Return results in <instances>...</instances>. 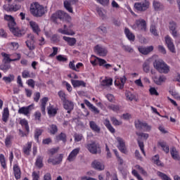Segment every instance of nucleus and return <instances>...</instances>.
Here are the masks:
<instances>
[{
    "label": "nucleus",
    "mask_w": 180,
    "mask_h": 180,
    "mask_svg": "<svg viewBox=\"0 0 180 180\" xmlns=\"http://www.w3.org/2000/svg\"><path fill=\"white\" fill-rule=\"evenodd\" d=\"M152 161H153L154 164L158 165V167H162V163H161V161L160 160V155H156L153 157Z\"/></svg>",
    "instance_id": "nucleus-40"
},
{
    "label": "nucleus",
    "mask_w": 180,
    "mask_h": 180,
    "mask_svg": "<svg viewBox=\"0 0 180 180\" xmlns=\"http://www.w3.org/2000/svg\"><path fill=\"white\" fill-rule=\"evenodd\" d=\"M30 13L35 18H41V16L45 13L44 7H43V6H40L37 3H35L34 4L31 5Z\"/></svg>",
    "instance_id": "nucleus-3"
},
{
    "label": "nucleus",
    "mask_w": 180,
    "mask_h": 180,
    "mask_svg": "<svg viewBox=\"0 0 180 180\" xmlns=\"http://www.w3.org/2000/svg\"><path fill=\"white\" fill-rule=\"evenodd\" d=\"M165 44L167 46L168 50H169L171 53H176V51L175 49V45L174 44V41L172 40V38H171L169 35H167L165 37Z\"/></svg>",
    "instance_id": "nucleus-6"
},
{
    "label": "nucleus",
    "mask_w": 180,
    "mask_h": 180,
    "mask_svg": "<svg viewBox=\"0 0 180 180\" xmlns=\"http://www.w3.org/2000/svg\"><path fill=\"white\" fill-rule=\"evenodd\" d=\"M8 119H9V109H8V108H5L4 109V112H3L2 120L5 123H6V122H8Z\"/></svg>",
    "instance_id": "nucleus-33"
},
{
    "label": "nucleus",
    "mask_w": 180,
    "mask_h": 180,
    "mask_svg": "<svg viewBox=\"0 0 180 180\" xmlns=\"http://www.w3.org/2000/svg\"><path fill=\"white\" fill-rule=\"evenodd\" d=\"M58 96H60V98H61V101H63V102H64V101L67 100V98H65V92L59 91Z\"/></svg>",
    "instance_id": "nucleus-63"
},
{
    "label": "nucleus",
    "mask_w": 180,
    "mask_h": 180,
    "mask_svg": "<svg viewBox=\"0 0 180 180\" xmlns=\"http://www.w3.org/2000/svg\"><path fill=\"white\" fill-rule=\"evenodd\" d=\"M126 77L124 76V77H120V82H118L117 80L115 81V85H116L117 86H120V89H123V88H124V84L126 82Z\"/></svg>",
    "instance_id": "nucleus-28"
},
{
    "label": "nucleus",
    "mask_w": 180,
    "mask_h": 180,
    "mask_svg": "<svg viewBox=\"0 0 180 180\" xmlns=\"http://www.w3.org/2000/svg\"><path fill=\"white\" fill-rule=\"evenodd\" d=\"M56 139L58 141H63L64 143H66L67 141V135H65V133H60L58 136H56Z\"/></svg>",
    "instance_id": "nucleus-46"
},
{
    "label": "nucleus",
    "mask_w": 180,
    "mask_h": 180,
    "mask_svg": "<svg viewBox=\"0 0 180 180\" xmlns=\"http://www.w3.org/2000/svg\"><path fill=\"white\" fill-rule=\"evenodd\" d=\"M63 154H60L59 157L58 158V160H56L53 158H49L48 160V162L50 164V163H52L53 165H58V164H60L61 162L63 161Z\"/></svg>",
    "instance_id": "nucleus-24"
},
{
    "label": "nucleus",
    "mask_w": 180,
    "mask_h": 180,
    "mask_svg": "<svg viewBox=\"0 0 180 180\" xmlns=\"http://www.w3.org/2000/svg\"><path fill=\"white\" fill-rule=\"evenodd\" d=\"M108 108L110 109L111 110H113L114 112H117V110H119V105H110L108 106Z\"/></svg>",
    "instance_id": "nucleus-58"
},
{
    "label": "nucleus",
    "mask_w": 180,
    "mask_h": 180,
    "mask_svg": "<svg viewBox=\"0 0 180 180\" xmlns=\"http://www.w3.org/2000/svg\"><path fill=\"white\" fill-rule=\"evenodd\" d=\"M96 11H97L98 14L99 15V16L101 18H102V19H105V18H106V16L103 13V9H102V8L97 7Z\"/></svg>",
    "instance_id": "nucleus-52"
},
{
    "label": "nucleus",
    "mask_w": 180,
    "mask_h": 180,
    "mask_svg": "<svg viewBox=\"0 0 180 180\" xmlns=\"http://www.w3.org/2000/svg\"><path fill=\"white\" fill-rule=\"evenodd\" d=\"M135 127L138 130H143V129L146 130H151V126L148 125V124L146 122H142L140 120L135 122Z\"/></svg>",
    "instance_id": "nucleus-10"
},
{
    "label": "nucleus",
    "mask_w": 180,
    "mask_h": 180,
    "mask_svg": "<svg viewBox=\"0 0 180 180\" xmlns=\"http://www.w3.org/2000/svg\"><path fill=\"white\" fill-rule=\"evenodd\" d=\"M51 19L54 23H57V20H58V19L63 22H70L71 21V16L63 11H58L55 13L52 14Z\"/></svg>",
    "instance_id": "nucleus-2"
},
{
    "label": "nucleus",
    "mask_w": 180,
    "mask_h": 180,
    "mask_svg": "<svg viewBox=\"0 0 180 180\" xmlns=\"http://www.w3.org/2000/svg\"><path fill=\"white\" fill-rule=\"evenodd\" d=\"M12 139H13V136L9 135L7 136V137L6 138L5 140V144L6 146L8 147V146H11V143H12Z\"/></svg>",
    "instance_id": "nucleus-50"
},
{
    "label": "nucleus",
    "mask_w": 180,
    "mask_h": 180,
    "mask_svg": "<svg viewBox=\"0 0 180 180\" xmlns=\"http://www.w3.org/2000/svg\"><path fill=\"white\" fill-rule=\"evenodd\" d=\"M153 7L155 11H162V9H164V6H162L160 2L155 1H153Z\"/></svg>",
    "instance_id": "nucleus-39"
},
{
    "label": "nucleus",
    "mask_w": 180,
    "mask_h": 180,
    "mask_svg": "<svg viewBox=\"0 0 180 180\" xmlns=\"http://www.w3.org/2000/svg\"><path fill=\"white\" fill-rule=\"evenodd\" d=\"M20 124H21L22 126V127H25L26 131H27V133H29L30 129H29V123L27 122V120H21L20 121Z\"/></svg>",
    "instance_id": "nucleus-45"
},
{
    "label": "nucleus",
    "mask_w": 180,
    "mask_h": 180,
    "mask_svg": "<svg viewBox=\"0 0 180 180\" xmlns=\"http://www.w3.org/2000/svg\"><path fill=\"white\" fill-rule=\"evenodd\" d=\"M117 141L119 143V145L117 146L118 149L120 150V151H121V153H123L124 154H125L126 144L124 143V141H123V139L120 137H117Z\"/></svg>",
    "instance_id": "nucleus-16"
},
{
    "label": "nucleus",
    "mask_w": 180,
    "mask_h": 180,
    "mask_svg": "<svg viewBox=\"0 0 180 180\" xmlns=\"http://www.w3.org/2000/svg\"><path fill=\"white\" fill-rule=\"evenodd\" d=\"M35 165L38 167V168H43V158L41 156L37 157Z\"/></svg>",
    "instance_id": "nucleus-43"
},
{
    "label": "nucleus",
    "mask_w": 180,
    "mask_h": 180,
    "mask_svg": "<svg viewBox=\"0 0 180 180\" xmlns=\"http://www.w3.org/2000/svg\"><path fill=\"white\" fill-rule=\"evenodd\" d=\"M78 2V0H69V1H64V7L66 10L68 11V12H70V13H72V7H71L72 5H75V4H77Z\"/></svg>",
    "instance_id": "nucleus-15"
},
{
    "label": "nucleus",
    "mask_w": 180,
    "mask_h": 180,
    "mask_svg": "<svg viewBox=\"0 0 180 180\" xmlns=\"http://www.w3.org/2000/svg\"><path fill=\"white\" fill-rule=\"evenodd\" d=\"M153 50H154V46H153L139 48V53H141V54H143V56H147V54H150V53H151Z\"/></svg>",
    "instance_id": "nucleus-18"
},
{
    "label": "nucleus",
    "mask_w": 180,
    "mask_h": 180,
    "mask_svg": "<svg viewBox=\"0 0 180 180\" xmlns=\"http://www.w3.org/2000/svg\"><path fill=\"white\" fill-rule=\"evenodd\" d=\"M158 145L160 146V147H162L163 151H165L166 154H168V153H169V146L167 145L166 142H158Z\"/></svg>",
    "instance_id": "nucleus-35"
},
{
    "label": "nucleus",
    "mask_w": 180,
    "mask_h": 180,
    "mask_svg": "<svg viewBox=\"0 0 180 180\" xmlns=\"http://www.w3.org/2000/svg\"><path fill=\"white\" fill-rule=\"evenodd\" d=\"M136 134L139 136L136 139L138 142V146L141 148V150L143 153V155H146V151H144V142L141 141V139L147 140V139H148V134L140 133L136 131Z\"/></svg>",
    "instance_id": "nucleus-4"
},
{
    "label": "nucleus",
    "mask_w": 180,
    "mask_h": 180,
    "mask_svg": "<svg viewBox=\"0 0 180 180\" xmlns=\"http://www.w3.org/2000/svg\"><path fill=\"white\" fill-rule=\"evenodd\" d=\"M25 43L30 50H34V49H36V46H34V42L27 41Z\"/></svg>",
    "instance_id": "nucleus-49"
},
{
    "label": "nucleus",
    "mask_w": 180,
    "mask_h": 180,
    "mask_svg": "<svg viewBox=\"0 0 180 180\" xmlns=\"http://www.w3.org/2000/svg\"><path fill=\"white\" fill-rule=\"evenodd\" d=\"M151 64V59H148L145 60V62L143 64V70L144 72H146V74H148L150 72V65Z\"/></svg>",
    "instance_id": "nucleus-25"
},
{
    "label": "nucleus",
    "mask_w": 180,
    "mask_h": 180,
    "mask_svg": "<svg viewBox=\"0 0 180 180\" xmlns=\"http://www.w3.org/2000/svg\"><path fill=\"white\" fill-rule=\"evenodd\" d=\"M32 110H33V104L27 107L20 108L18 110V113L20 115H25V116H27V115L30 114Z\"/></svg>",
    "instance_id": "nucleus-11"
},
{
    "label": "nucleus",
    "mask_w": 180,
    "mask_h": 180,
    "mask_svg": "<svg viewBox=\"0 0 180 180\" xmlns=\"http://www.w3.org/2000/svg\"><path fill=\"white\" fill-rule=\"evenodd\" d=\"M104 124L105 126L107 127V129H108L109 131H110V133H115L116 130L115 129V128H113V127L112 126V124H110V121H109V120L106 119L104 121Z\"/></svg>",
    "instance_id": "nucleus-30"
},
{
    "label": "nucleus",
    "mask_w": 180,
    "mask_h": 180,
    "mask_svg": "<svg viewBox=\"0 0 180 180\" xmlns=\"http://www.w3.org/2000/svg\"><path fill=\"white\" fill-rule=\"evenodd\" d=\"M56 59L58 60V61H62L63 63L67 61V60H68L67 58L64 57L62 55H59V56H56Z\"/></svg>",
    "instance_id": "nucleus-62"
},
{
    "label": "nucleus",
    "mask_w": 180,
    "mask_h": 180,
    "mask_svg": "<svg viewBox=\"0 0 180 180\" xmlns=\"http://www.w3.org/2000/svg\"><path fill=\"white\" fill-rule=\"evenodd\" d=\"M125 95L127 99H129V101H133V99L136 98V96L134 94H131V93L130 92L126 93Z\"/></svg>",
    "instance_id": "nucleus-60"
},
{
    "label": "nucleus",
    "mask_w": 180,
    "mask_h": 180,
    "mask_svg": "<svg viewBox=\"0 0 180 180\" xmlns=\"http://www.w3.org/2000/svg\"><path fill=\"white\" fill-rule=\"evenodd\" d=\"M63 40H65V41H67L69 46H75V44H77V39L75 38L63 37Z\"/></svg>",
    "instance_id": "nucleus-29"
},
{
    "label": "nucleus",
    "mask_w": 180,
    "mask_h": 180,
    "mask_svg": "<svg viewBox=\"0 0 180 180\" xmlns=\"http://www.w3.org/2000/svg\"><path fill=\"white\" fill-rule=\"evenodd\" d=\"M153 81L156 85H161L162 82H165L167 81V77L164 75H160L158 77L155 76L153 78Z\"/></svg>",
    "instance_id": "nucleus-21"
},
{
    "label": "nucleus",
    "mask_w": 180,
    "mask_h": 180,
    "mask_svg": "<svg viewBox=\"0 0 180 180\" xmlns=\"http://www.w3.org/2000/svg\"><path fill=\"white\" fill-rule=\"evenodd\" d=\"M32 148V143H29L26 148H24V153L27 155H30V149Z\"/></svg>",
    "instance_id": "nucleus-54"
},
{
    "label": "nucleus",
    "mask_w": 180,
    "mask_h": 180,
    "mask_svg": "<svg viewBox=\"0 0 180 180\" xmlns=\"http://www.w3.org/2000/svg\"><path fill=\"white\" fill-rule=\"evenodd\" d=\"M169 28L170 32H172L173 37L176 39V37H178V31H176V22L170 21L169 23Z\"/></svg>",
    "instance_id": "nucleus-12"
},
{
    "label": "nucleus",
    "mask_w": 180,
    "mask_h": 180,
    "mask_svg": "<svg viewBox=\"0 0 180 180\" xmlns=\"http://www.w3.org/2000/svg\"><path fill=\"white\" fill-rule=\"evenodd\" d=\"M30 25L32 27L33 32L39 34V32H40V27H39V25H37L36 22L30 21Z\"/></svg>",
    "instance_id": "nucleus-26"
},
{
    "label": "nucleus",
    "mask_w": 180,
    "mask_h": 180,
    "mask_svg": "<svg viewBox=\"0 0 180 180\" xmlns=\"http://www.w3.org/2000/svg\"><path fill=\"white\" fill-rule=\"evenodd\" d=\"M57 131H58V128L57 127V125L56 124L51 125V130H50L51 134H56Z\"/></svg>",
    "instance_id": "nucleus-53"
},
{
    "label": "nucleus",
    "mask_w": 180,
    "mask_h": 180,
    "mask_svg": "<svg viewBox=\"0 0 180 180\" xmlns=\"http://www.w3.org/2000/svg\"><path fill=\"white\" fill-rule=\"evenodd\" d=\"M4 20L8 22V26L10 31L13 33V34H14V36H16L17 37H22V32L20 30H19V28L15 27V26H16V22H15V18H13L12 15H5Z\"/></svg>",
    "instance_id": "nucleus-1"
},
{
    "label": "nucleus",
    "mask_w": 180,
    "mask_h": 180,
    "mask_svg": "<svg viewBox=\"0 0 180 180\" xmlns=\"http://www.w3.org/2000/svg\"><path fill=\"white\" fill-rule=\"evenodd\" d=\"M110 120H111L112 124H114V126H120V125H122V122L117 120V119H116L115 117H111Z\"/></svg>",
    "instance_id": "nucleus-51"
},
{
    "label": "nucleus",
    "mask_w": 180,
    "mask_h": 180,
    "mask_svg": "<svg viewBox=\"0 0 180 180\" xmlns=\"http://www.w3.org/2000/svg\"><path fill=\"white\" fill-rule=\"evenodd\" d=\"M63 108L68 110V113H71V111L74 109V103L68 100L63 101Z\"/></svg>",
    "instance_id": "nucleus-14"
},
{
    "label": "nucleus",
    "mask_w": 180,
    "mask_h": 180,
    "mask_svg": "<svg viewBox=\"0 0 180 180\" xmlns=\"http://www.w3.org/2000/svg\"><path fill=\"white\" fill-rule=\"evenodd\" d=\"M2 56H4V58L2 64L0 65V70L6 72V71L11 68V58H9V55L7 53H2Z\"/></svg>",
    "instance_id": "nucleus-5"
},
{
    "label": "nucleus",
    "mask_w": 180,
    "mask_h": 180,
    "mask_svg": "<svg viewBox=\"0 0 180 180\" xmlns=\"http://www.w3.org/2000/svg\"><path fill=\"white\" fill-rule=\"evenodd\" d=\"M91 167L92 168H94V169H98V171H103V169H105V165L98 160L93 161Z\"/></svg>",
    "instance_id": "nucleus-17"
},
{
    "label": "nucleus",
    "mask_w": 180,
    "mask_h": 180,
    "mask_svg": "<svg viewBox=\"0 0 180 180\" xmlns=\"http://www.w3.org/2000/svg\"><path fill=\"white\" fill-rule=\"evenodd\" d=\"M170 153L174 160H178V161L180 160L179 155H178V150H176V148L175 147H172L171 148Z\"/></svg>",
    "instance_id": "nucleus-27"
},
{
    "label": "nucleus",
    "mask_w": 180,
    "mask_h": 180,
    "mask_svg": "<svg viewBox=\"0 0 180 180\" xmlns=\"http://www.w3.org/2000/svg\"><path fill=\"white\" fill-rule=\"evenodd\" d=\"M89 127L93 131H95L96 133H101V127H99L94 121L89 122Z\"/></svg>",
    "instance_id": "nucleus-23"
},
{
    "label": "nucleus",
    "mask_w": 180,
    "mask_h": 180,
    "mask_svg": "<svg viewBox=\"0 0 180 180\" xmlns=\"http://www.w3.org/2000/svg\"><path fill=\"white\" fill-rule=\"evenodd\" d=\"M158 175L161 178L162 180H172L168 175L161 172H158Z\"/></svg>",
    "instance_id": "nucleus-47"
},
{
    "label": "nucleus",
    "mask_w": 180,
    "mask_h": 180,
    "mask_svg": "<svg viewBox=\"0 0 180 180\" xmlns=\"http://www.w3.org/2000/svg\"><path fill=\"white\" fill-rule=\"evenodd\" d=\"M47 102H49V98L44 97L41 99V112L43 115H46V105H47Z\"/></svg>",
    "instance_id": "nucleus-31"
},
{
    "label": "nucleus",
    "mask_w": 180,
    "mask_h": 180,
    "mask_svg": "<svg viewBox=\"0 0 180 180\" xmlns=\"http://www.w3.org/2000/svg\"><path fill=\"white\" fill-rule=\"evenodd\" d=\"M15 80V75H8V77H4L3 81L6 82V84H11L12 81Z\"/></svg>",
    "instance_id": "nucleus-38"
},
{
    "label": "nucleus",
    "mask_w": 180,
    "mask_h": 180,
    "mask_svg": "<svg viewBox=\"0 0 180 180\" xmlns=\"http://www.w3.org/2000/svg\"><path fill=\"white\" fill-rule=\"evenodd\" d=\"M134 26H136V27H138L141 30L145 31L146 29H147V22L143 19H139L138 20H136L134 27Z\"/></svg>",
    "instance_id": "nucleus-13"
},
{
    "label": "nucleus",
    "mask_w": 180,
    "mask_h": 180,
    "mask_svg": "<svg viewBox=\"0 0 180 180\" xmlns=\"http://www.w3.org/2000/svg\"><path fill=\"white\" fill-rule=\"evenodd\" d=\"M124 33L129 40H134V34L130 32V30L129 28L126 27L124 29Z\"/></svg>",
    "instance_id": "nucleus-36"
},
{
    "label": "nucleus",
    "mask_w": 180,
    "mask_h": 180,
    "mask_svg": "<svg viewBox=\"0 0 180 180\" xmlns=\"http://www.w3.org/2000/svg\"><path fill=\"white\" fill-rule=\"evenodd\" d=\"M157 71L160 74H168L169 72V67L165 63Z\"/></svg>",
    "instance_id": "nucleus-22"
},
{
    "label": "nucleus",
    "mask_w": 180,
    "mask_h": 180,
    "mask_svg": "<svg viewBox=\"0 0 180 180\" xmlns=\"http://www.w3.org/2000/svg\"><path fill=\"white\" fill-rule=\"evenodd\" d=\"M113 82V79L112 78L110 79H105L101 82V85L103 86H110Z\"/></svg>",
    "instance_id": "nucleus-41"
},
{
    "label": "nucleus",
    "mask_w": 180,
    "mask_h": 180,
    "mask_svg": "<svg viewBox=\"0 0 180 180\" xmlns=\"http://www.w3.org/2000/svg\"><path fill=\"white\" fill-rule=\"evenodd\" d=\"M58 32H59V33H61L62 34H67L68 36H74V34H75V32H74L72 30L59 29Z\"/></svg>",
    "instance_id": "nucleus-34"
},
{
    "label": "nucleus",
    "mask_w": 180,
    "mask_h": 180,
    "mask_svg": "<svg viewBox=\"0 0 180 180\" xmlns=\"http://www.w3.org/2000/svg\"><path fill=\"white\" fill-rule=\"evenodd\" d=\"M122 47L124 50V51H127L128 53H133V49H131L130 46L122 45Z\"/></svg>",
    "instance_id": "nucleus-59"
},
{
    "label": "nucleus",
    "mask_w": 180,
    "mask_h": 180,
    "mask_svg": "<svg viewBox=\"0 0 180 180\" xmlns=\"http://www.w3.org/2000/svg\"><path fill=\"white\" fill-rule=\"evenodd\" d=\"M74 137H75V141L78 142L82 140V134H75Z\"/></svg>",
    "instance_id": "nucleus-57"
},
{
    "label": "nucleus",
    "mask_w": 180,
    "mask_h": 180,
    "mask_svg": "<svg viewBox=\"0 0 180 180\" xmlns=\"http://www.w3.org/2000/svg\"><path fill=\"white\" fill-rule=\"evenodd\" d=\"M0 162L3 168H6V161L5 160V156L3 154L0 155Z\"/></svg>",
    "instance_id": "nucleus-48"
},
{
    "label": "nucleus",
    "mask_w": 180,
    "mask_h": 180,
    "mask_svg": "<svg viewBox=\"0 0 180 180\" xmlns=\"http://www.w3.org/2000/svg\"><path fill=\"white\" fill-rule=\"evenodd\" d=\"M87 149L91 154H101V147L95 143L87 145Z\"/></svg>",
    "instance_id": "nucleus-7"
},
{
    "label": "nucleus",
    "mask_w": 180,
    "mask_h": 180,
    "mask_svg": "<svg viewBox=\"0 0 180 180\" xmlns=\"http://www.w3.org/2000/svg\"><path fill=\"white\" fill-rule=\"evenodd\" d=\"M149 92H150V95H155L156 96H158V95H159L158 91H157V89H155V88H154V87H151L149 89Z\"/></svg>",
    "instance_id": "nucleus-56"
},
{
    "label": "nucleus",
    "mask_w": 180,
    "mask_h": 180,
    "mask_svg": "<svg viewBox=\"0 0 180 180\" xmlns=\"http://www.w3.org/2000/svg\"><path fill=\"white\" fill-rule=\"evenodd\" d=\"M79 153V148H75L74 149L70 154L69 155L68 160L70 161V162L74 161L75 158H77V155Z\"/></svg>",
    "instance_id": "nucleus-20"
},
{
    "label": "nucleus",
    "mask_w": 180,
    "mask_h": 180,
    "mask_svg": "<svg viewBox=\"0 0 180 180\" xmlns=\"http://www.w3.org/2000/svg\"><path fill=\"white\" fill-rule=\"evenodd\" d=\"M43 134V129H36L34 132V139L39 143V137Z\"/></svg>",
    "instance_id": "nucleus-44"
},
{
    "label": "nucleus",
    "mask_w": 180,
    "mask_h": 180,
    "mask_svg": "<svg viewBox=\"0 0 180 180\" xmlns=\"http://www.w3.org/2000/svg\"><path fill=\"white\" fill-rule=\"evenodd\" d=\"M165 63L162 60H155L153 62V67L155 68V70H158L161 68V66Z\"/></svg>",
    "instance_id": "nucleus-37"
},
{
    "label": "nucleus",
    "mask_w": 180,
    "mask_h": 180,
    "mask_svg": "<svg viewBox=\"0 0 180 180\" xmlns=\"http://www.w3.org/2000/svg\"><path fill=\"white\" fill-rule=\"evenodd\" d=\"M14 175L16 179H20V168L18 165L13 166Z\"/></svg>",
    "instance_id": "nucleus-32"
},
{
    "label": "nucleus",
    "mask_w": 180,
    "mask_h": 180,
    "mask_svg": "<svg viewBox=\"0 0 180 180\" xmlns=\"http://www.w3.org/2000/svg\"><path fill=\"white\" fill-rule=\"evenodd\" d=\"M48 109V115L50 116H55L57 115V109L53 108V105H50L47 108Z\"/></svg>",
    "instance_id": "nucleus-42"
},
{
    "label": "nucleus",
    "mask_w": 180,
    "mask_h": 180,
    "mask_svg": "<svg viewBox=\"0 0 180 180\" xmlns=\"http://www.w3.org/2000/svg\"><path fill=\"white\" fill-rule=\"evenodd\" d=\"M150 3L148 1L141 2V3H135L134 8L136 11H140L141 12H144L148 9Z\"/></svg>",
    "instance_id": "nucleus-8"
},
{
    "label": "nucleus",
    "mask_w": 180,
    "mask_h": 180,
    "mask_svg": "<svg viewBox=\"0 0 180 180\" xmlns=\"http://www.w3.org/2000/svg\"><path fill=\"white\" fill-rule=\"evenodd\" d=\"M22 78H30V72L27 70H24L22 72Z\"/></svg>",
    "instance_id": "nucleus-61"
},
{
    "label": "nucleus",
    "mask_w": 180,
    "mask_h": 180,
    "mask_svg": "<svg viewBox=\"0 0 180 180\" xmlns=\"http://www.w3.org/2000/svg\"><path fill=\"white\" fill-rule=\"evenodd\" d=\"M72 85L74 88H78L79 86H83L85 88L86 86V83L82 80H74L71 79Z\"/></svg>",
    "instance_id": "nucleus-19"
},
{
    "label": "nucleus",
    "mask_w": 180,
    "mask_h": 180,
    "mask_svg": "<svg viewBox=\"0 0 180 180\" xmlns=\"http://www.w3.org/2000/svg\"><path fill=\"white\" fill-rule=\"evenodd\" d=\"M94 51L101 57H106V54H108V50L101 45H96L94 47Z\"/></svg>",
    "instance_id": "nucleus-9"
},
{
    "label": "nucleus",
    "mask_w": 180,
    "mask_h": 180,
    "mask_svg": "<svg viewBox=\"0 0 180 180\" xmlns=\"http://www.w3.org/2000/svg\"><path fill=\"white\" fill-rule=\"evenodd\" d=\"M150 33L153 34V36H158V33L157 32V29L155 28V25L150 26Z\"/></svg>",
    "instance_id": "nucleus-55"
},
{
    "label": "nucleus",
    "mask_w": 180,
    "mask_h": 180,
    "mask_svg": "<svg viewBox=\"0 0 180 180\" xmlns=\"http://www.w3.org/2000/svg\"><path fill=\"white\" fill-rule=\"evenodd\" d=\"M97 58V61L99 64V65L102 66V65H105V64H106V60H105L104 59H102L101 58Z\"/></svg>",
    "instance_id": "nucleus-64"
}]
</instances>
